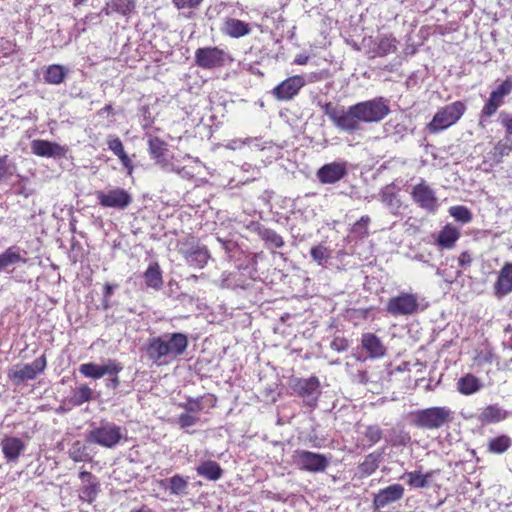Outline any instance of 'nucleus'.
<instances>
[{"mask_svg": "<svg viewBox=\"0 0 512 512\" xmlns=\"http://www.w3.org/2000/svg\"><path fill=\"white\" fill-rule=\"evenodd\" d=\"M322 110L337 129L349 134L359 131L361 123H378L390 113L388 100L383 97L358 102L347 108L328 102Z\"/></svg>", "mask_w": 512, "mask_h": 512, "instance_id": "1", "label": "nucleus"}, {"mask_svg": "<svg viewBox=\"0 0 512 512\" xmlns=\"http://www.w3.org/2000/svg\"><path fill=\"white\" fill-rule=\"evenodd\" d=\"M454 418L453 411L447 406H435L414 413V424L422 429H439Z\"/></svg>", "mask_w": 512, "mask_h": 512, "instance_id": "2", "label": "nucleus"}, {"mask_svg": "<svg viewBox=\"0 0 512 512\" xmlns=\"http://www.w3.org/2000/svg\"><path fill=\"white\" fill-rule=\"evenodd\" d=\"M466 105L461 101H455L438 109L433 119L428 123L430 133H438L454 125L465 113Z\"/></svg>", "mask_w": 512, "mask_h": 512, "instance_id": "3", "label": "nucleus"}, {"mask_svg": "<svg viewBox=\"0 0 512 512\" xmlns=\"http://www.w3.org/2000/svg\"><path fill=\"white\" fill-rule=\"evenodd\" d=\"M421 310L419 296L416 293L401 292L391 297L386 304V311L392 316H411Z\"/></svg>", "mask_w": 512, "mask_h": 512, "instance_id": "4", "label": "nucleus"}, {"mask_svg": "<svg viewBox=\"0 0 512 512\" xmlns=\"http://www.w3.org/2000/svg\"><path fill=\"white\" fill-rule=\"evenodd\" d=\"M122 437L121 427L111 422H105L89 431L87 441L105 448H114Z\"/></svg>", "mask_w": 512, "mask_h": 512, "instance_id": "5", "label": "nucleus"}, {"mask_svg": "<svg viewBox=\"0 0 512 512\" xmlns=\"http://www.w3.org/2000/svg\"><path fill=\"white\" fill-rule=\"evenodd\" d=\"M46 366V357L42 355L32 363L12 366L8 371V377L14 384L19 385L24 381L35 379L37 375L41 374L46 369Z\"/></svg>", "mask_w": 512, "mask_h": 512, "instance_id": "6", "label": "nucleus"}, {"mask_svg": "<svg viewBox=\"0 0 512 512\" xmlns=\"http://www.w3.org/2000/svg\"><path fill=\"white\" fill-rule=\"evenodd\" d=\"M292 391L301 397L304 402L313 407L320 396V381L317 377L293 378L290 381Z\"/></svg>", "mask_w": 512, "mask_h": 512, "instance_id": "7", "label": "nucleus"}, {"mask_svg": "<svg viewBox=\"0 0 512 512\" xmlns=\"http://www.w3.org/2000/svg\"><path fill=\"white\" fill-rule=\"evenodd\" d=\"M99 204L105 208L125 210L132 203V196L123 188H113L108 191H97Z\"/></svg>", "mask_w": 512, "mask_h": 512, "instance_id": "8", "label": "nucleus"}, {"mask_svg": "<svg viewBox=\"0 0 512 512\" xmlns=\"http://www.w3.org/2000/svg\"><path fill=\"white\" fill-rule=\"evenodd\" d=\"M411 197L420 208L429 213H434L438 209L436 193L423 179L412 187Z\"/></svg>", "mask_w": 512, "mask_h": 512, "instance_id": "9", "label": "nucleus"}, {"mask_svg": "<svg viewBox=\"0 0 512 512\" xmlns=\"http://www.w3.org/2000/svg\"><path fill=\"white\" fill-rule=\"evenodd\" d=\"M227 60V53L218 47H203L195 51V63L203 69L222 67Z\"/></svg>", "mask_w": 512, "mask_h": 512, "instance_id": "10", "label": "nucleus"}, {"mask_svg": "<svg viewBox=\"0 0 512 512\" xmlns=\"http://www.w3.org/2000/svg\"><path fill=\"white\" fill-rule=\"evenodd\" d=\"M294 459L300 469L309 472H322L329 465V459L325 455L307 450L295 451Z\"/></svg>", "mask_w": 512, "mask_h": 512, "instance_id": "11", "label": "nucleus"}, {"mask_svg": "<svg viewBox=\"0 0 512 512\" xmlns=\"http://www.w3.org/2000/svg\"><path fill=\"white\" fill-rule=\"evenodd\" d=\"M305 84L306 81L303 76L294 75L288 77L287 79L279 83L277 86H275L272 89L271 94L276 100L287 102L292 100L295 96H297L300 90L305 86Z\"/></svg>", "mask_w": 512, "mask_h": 512, "instance_id": "12", "label": "nucleus"}, {"mask_svg": "<svg viewBox=\"0 0 512 512\" xmlns=\"http://www.w3.org/2000/svg\"><path fill=\"white\" fill-rule=\"evenodd\" d=\"M148 150L152 159L155 160L162 169L169 172H176L183 175L184 168L176 167L167 159V144L158 137H150L148 140Z\"/></svg>", "mask_w": 512, "mask_h": 512, "instance_id": "13", "label": "nucleus"}, {"mask_svg": "<svg viewBox=\"0 0 512 512\" xmlns=\"http://www.w3.org/2000/svg\"><path fill=\"white\" fill-rule=\"evenodd\" d=\"M512 92V79L506 78L495 90H493L482 108L483 117H491L503 104L504 98Z\"/></svg>", "mask_w": 512, "mask_h": 512, "instance_id": "14", "label": "nucleus"}, {"mask_svg": "<svg viewBox=\"0 0 512 512\" xmlns=\"http://www.w3.org/2000/svg\"><path fill=\"white\" fill-rule=\"evenodd\" d=\"M159 337L164 341L165 351L167 352L171 363L181 356L188 347V337L184 333H165Z\"/></svg>", "mask_w": 512, "mask_h": 512, "instance_id": "15", "label": "nucleus"}, {"mask_svg": "<svg viewBox=\"0 0 512 512\" xmlns=\"http://www.w3.org/2000/svg\"><path fill=\"white\" fill-rule=\"evenodd\" d=\"M145 354L149 361L156 366L168 365L170 358L165 351L164 341L159 336L150 337L144 347Z\"/></svg>", "mask_w": 512, "mask_h": 512, "instance_id": "16", "label": "nucleus"}, {"mask_svg": "<svg viewBox=\"0 0 512 512\" xmlns=\"http://www.w3.org/2000/svg\"><path fill=\"white\" fill-rule=\"evenodd\" d=\"M347 175L346 162H331L317 170L316 176L322 184H335Z\"/></svg>", "mask_w": 512, "mask_h": 512, "instance_id": "17", "label": "nucleus"}, {"mask_svg": "<svg viewBox=\"0 0 512 512\" xmlns=\"http://www.w3.org/2000/svg\"><path fill=\"white\" fill-rule=\"evenodd\" d=\"M81 487L79 489V498L82 501L92 503L100 492V482L91 472L81 471L79 473Z\"/></svg>", "mask_w": 512, "mask_h": 512, "instance_id": "18", "label": "nucleus"}, {"mask_svg": "<svg viewBox=\"0 0 512 512\" xmlns=\"http://www.w3.org/2000/svg\"><path fill=\"white\" fill-rule=\"evenodd\" d=\"M379 200L384 204V206L389 210V212L394 216L401 215L403 202L401 197L396 189V186L391 183L384 186L379 191Z\"/></svg>", "mask_w": 512, "mask_h": 512, "instance_id": "19", "label": "nucleus"}, {"mask_svg": "<svg viewBox=\"0 0 512 512\" xmlns=\"http://www.w3.org/2000/svg\"><path fill=\"white\" fill-rule=\"evenodd\" d=\"M404 495V487L401 484H392L381 489L375 494L373 504L377 509H382L387 505L400 500Z\"/></svg>", "mask_w": 512, "mask_h": 512, "instance_id": "20", "label": "nucleus"}, {"mask_svg": "<svg viewBox=\"0 0 512 512\" xmlns=\"http://www.w3.org/2000/svg\"><path fill=\"white\" fill-rule=\"evenodd\" d=\"M32 153L40 157H62L66 154V149L57 143L47 140H33L31 142Z\"/></svg>", "mask_w": 512, "mask_h": 512, "instance_id": "21", "label": "nucleus"}, {"mask_svg": "<svg viewBox=\"0 0 512 512\" xmlns=\"http://www.w3.org/2000/svg\"><path fill=\"white\" fill-rule=\"evenodd\" d=\"M181 252L186 262L194 268H203L210 259L208 249L205 246H200L198 244L189 248L181 249Z\"/></svg>", "mask_w": 512, "mask_h": 512, "instance_id": "22", "label": "nucleus"}, {"mask_svg": "<svg viewBox=\"0 0 512 512\" xmlns=\"http://www.w3.org/2000/svg\"><path fill=\"white\" fill-rule=\"evenodd\" d=\"M493 288L497 298H502L512 292V263L503 265Z\"/></svg>", "mask_w": 512, "mask_h": 512, "instance_id": "23", "label": "nucleus"}, {"mask_svg": "<svg viewBox=\"0 0 512 512\" xmlns=\"http://www.w3.org/2000/svg\"><path fill=\"white\" fill-rule=\"evenodd\" d=\"M25 251L19 247L11 246L7 248L3 253L0 254V273H10V267L18 263H26Z\"/></svg>", "mask_w": 512, "mask_h": 512, "instance_id": "24", "label": "nucleus"}, {"mask_svg": "<svg viewBox=\"0 0 512 512\" xmlns=\"http://www.w3.org/2000/svg\"><path fill=\"white\" fill-rule=\"evenodd\" d=\"M361 345L370 358H382L386 354V347L380 338L373 333L362 334Z\"/></svg>", "mask_w": 512, "mask_h": 512, "instance_id": "25", "label": "nucleus"}, {"mask_svg": "<svg viewBox=\"0 0 512 512\" xmlns=\"http://www.w3.org/2000/svg\"><path fill=\"white\" fill-rule=\"evenodd\" d=\"M484 387L482 381L474 374L467 373L456 382L457 391L462 395H473Z\"/></svg>", "mask_w": 512, "mask_h": 512, "instance_id": "26", "label": "nucleus"}, {"mask_svg": "<svg viewBox=\"0 0 512 512\" xmlns=\"http://www.w3.org/2000/svg\"><path fill=\"white\" fill-rule=\"evenodd\" d=\"M1 446L4 456L8 461L17 460L25 448L23 441L16 437L4 438Z\"/></svg>", "mask_w": 512, "mask_h": 512, "instance_id": "27", "label": "nucleus"}, {"mask_svg": "<svg viewBox=\"0 0 512 512\" xmlns=\"http://www.w3.org/2000/svg\"><path fill=\"white\" fill-rule=\"evenodd\" d=\"M196 472L199 476L210 480L216 481L222 477L223 470L220 465L216 461L206 460L201 462L197 468Z\"/></svg>", "mask_w": 512, "mask_h": 512, "instance_id": "28", "label": "nucleus"}, {"mask_svg": "<svg viewBox=\"0 0 512 512\" xmlns=\"http://www.w3.org/2000/svg\"><path fill=\"white\" fill-rule=\"evenodd\" d=\"M166 483H168V489L171 495L184 496L188 494V477H183L179 474H176L167 480L161 481L162 486H165Z\"/></svg>", "mask_w": 512, "mask_h": 512, "instance_id": "29", "label": "nucleus"}, {"mask_svg": "<svg viewBox=\"0 0 512 512\" xmlns=\"http://www.w3.org/2000/svg\"><path fill=\"white\" fill-rule=\"evenodd\" d=\"M250 31L251 29L247 23L235 18H228L223 27V32L232 38L243 37L249 34Z\"/></svg>", "mask_w": 512, "mask_h": 512, "instance_id": "30", "label": "nucleus"}, {"mask_svg": "<svg viewBox=\"0 0 512 512\" xmlns=\"http://www.w3.org/2000/svg\"><path fill=\"white\" fill-rule=\"evenodd\" d=\"M460 237L459 230L451 225H446L438 234L436 244L441 248L451 249Z\"/></svg>", "mask_w": 512, "mask_h": 512, "instance_id": "31", "label": "nucleus"}, {"mask_svg": "<svg viewBox=\"0 0 512 512\" xmlns=\"http://www.w3.org/2000/svg\"><path fill=\"white\" fill-rule=\"evenodd\" d=\"M69 70L60 64L49 65L44 73L43 78L46 83L59 85L63 83L68 75Z\"/></svg>", "mask_w": 512, "mask_h": 512, "instance_id": "32", "label": "nucleus"}, {"mask_svg": "<svg viewBox=\"0 0 512 512\" xmlns=\"http://www.w3.org/2000/svg\"><path fill=\"white\" fill-rule=\"evenodd\" d=\"M255 231L268 248H281L284 246L283 238L276 231L260 224L257 225Z\"/></svg>", "mask_w": 512, "mask_h": 512, "instance_id": "33", "label": "nucleus"}, {"mask_svg": "<svg viewBox=\"0 0 512 512\" xmlns=\"http://www.w3.org/2000/svg\"><path fill=\"white\" fill-rule=\"evenodd\" d=\"M144 281L148 288L160 290L163 286L162 271L158 263H151L144 272Z\"/></svg>", "mask_w": 512, "mask_h": 512, "instance_id": "34", "label": "nucleus"}, {"mask_svg": "<svg viewBox=\"0 0 512 512\" xmlns=\"http://www.w3.org/2000/svg\"><path fill=\"white\" fill-rule=\"evenodd\" d=\"M506 413L497 405H489L485 407L478 416V420L483 423L499 422L505 419Z\"/></svg>", "mask_w": 512, "mask_h": 512, "instance_id": "35", "label": "nucleus"}, {"mask_svg": "<svg viewBox=\"0 0 512 512\" xmlns=\"http://www.w3.org/2000/svg\"><path fill=\"white\" fill-rule=\"evenodd\" d=\"M93 391L88 385H81L72 391L70 403L74 406H80L92 399Z\"/></svg>", "mask_w": 512, "mask_h": 512, "instance_id": "36", "label": "nucleus"}, {"mask_svg": "<svg viewBox=\"0 0 512 512\" xmlns=\"http://www.w3.org/2000/svg\"><path fill=\"white\" fill-rule=\"evenodd\" d=\"M397 40L391 35H382L379 37L376 54L380 57L386 56L397 50Z\"/></svg>", "mask_w": 512, "mask_h": 512, "instance_id": "37", "label": "nucleus"}, {"mask_svg": "<svg viewBox=\"0 0 512 512\" xmlns=\"http://www.w3.org/2000/svg\"><path fill=\"white\" fill-rule=\"evenodd\" d=\"M133 8L134 4L130 0H113L110 4H107L102 12L106 15H110L112 12L127 15L133 10Z\"/></svg>", "mask_w": 512, "mask_h": 512, "instance_id": "38", "label": "nucleus"}, {"mask_svg": "<svg viewBox=\"0 0 512 512\" xmlns=\"http://www.w3.org/2000/svg\"><path fill=\"white\" fill-rule=\"evenodd\" d=\"M69 457L75 462L91 461L92 457L87 451V447L80 441H75L69 451Z\"/></svg>", "mask_w": 512, "mask_h": 512, "instance_id": "39", "label": "nucleus"}, {"mask_svg": "<svg viewBox=\"0 0 512 512\" xmlns=\"http://www.w3.org/2000/svg\"><path fill=\"white\" fill-rule=\"evenodd\" d=\"M408 477V484L414 488H424L429 485V479L432 476V472L422 474L421 472L414 471L406 473Z\"/></svg>", "mask_w": 512, "mask_h": 512, "instance_id": "40", "label": "nucleus"}, {"mask_svg": "<svg viewBox=\"0 0 512 512\" xmlns=\"http://www.w3.org/2000/svg\"><path fill=\"white\" fill-rule=\"evenodd\" d=\"M511 446V439L502 435L491 439L488 443V450L492 453H503Z\"/></svg>", "mask_w": 512, "mask_h": 512, "instance_id": "41", "label": "nucleus"}, {"mask_svg": "<svg viewBox=\"0 0 512 512\" xmlns=\"http://www.w3.org/2000/svg\"><path fill=\"white\" fill-rule=\"evenodd\" d=\"M79 372L87 378L100 379L103 377L101 365L92 362L81 364Z\"/></svg>", "mask_w": 512, "mask_h": 512, "instance_id": "42", "label": "nucleus"}, {"mask_svg": "<svg viewBox=\"0 0 512 512\" xmlns=\"http://www.w3.org/2000/svg\"><path fill=\"white\" fill-rule=\"evenodd\" d=\"M449 214L458 222L463 224L469 223L472 220V213L470 210L462 205L452 206L449 209Z\"/></svg>", "mask_w": 512, "mask_h": 512, "instance_id": "43", "label": "nucleus"}, {"mask_svg": "<svg viewBox=\"0 0 512 512\" xmlns=\"http://www.w3.org/2000/svg\"><path fill=\"white\" fill-rule=\"evenodd\" d=\"M512 151V138L505 137L500 140L494 147V157L499 162L504 156Z\"/></svg>", "mask_w": 512, "mask_h": 512, "instance_id": "44", "label": "nucleus"}, {"mask_svg": "<svg viewBox=\"0 0 512 512\" xmlns=\"http://www.w3.org/2000/svg\"><path fill=\"white\" fill-rule=\"evenodd\" d=\"M310 254L312 259L322 266L330 258L331 252L326 246L319 244L311 248Z\"/></svg>", "mask_w": 512, "mask_h": 512, "instance_id": "45", "label": "nucleus"}, {"mask_svg": "<svg viewBox=\"0 0 512 512\" xmlns=\"http://www.w3.org/2000/svg\"><path fill=\"white\" fill-rule=\"evenodd\" d=\"M378 468L377 458L370 454L358 467L361 476H369Z\"/></svg>", "mask_w": 512, "mask_h": 512, "instance_id": "46", "label": "nucleus"}, {"mask_svg": "<svg viewBox=\"0 0 512 512\" xmlns=\"http://www.w3.org/2000/svg\"><path fill=\"white\" fill-rule=\"evenodd\" d=\"M370 217L365 215L362 216L352 227V233L355 234L359 238H364L368 236V226L370 223Z\"/></svg>", "mask_w": 512, "mask_h": 512, "instance_id": "47", "label": "nucleus"}, {"mask_svg": "<svg viewBox=\"0 0 512 512\" xmlns=\"http://www.w3.org/2000/svg\"><path fill=\"white\" fill-rule=\"evenodd\" d=\"M103 376L105 375H118L122 371L123 366L115 359H109L104 365H101Z\"/></svg>", "mask_w": 512, "mask_h": 512, "instance_id": "48", "label": "nucleus"}, {"mask_svg": "<svg viewBox=\"0 0 512 512\" xmlns=\"http://www.w3.org/2000/svg\"><path fill=\"white\" fill-rule=\"evenodd\" d=\"M107 145L108 148L117 156L119 157L122 155L124 151L123 143L120 140L119 137L114 135H109L107 138Z\"/></svg>", "mask_w": 512, "mask_h": 512, "instance_id": "49", "label": "nucleus"}, {"mask_svg": "<svg viewBox=\"0 0 512 512\" xmlns=\"http://www.w3.org/2000/svg\"><path fill=\"white\" fill-rule=\"evenodd\" d=\"M199 418L197 416L192 415L191 413H181L178 416L177 423L180 426V428L185 429L188 427H192L196 425Z\"/></svg>", "mask_w": 512, "mask_h": 512, "instance_id": "50", "label": "nucleus"}, {"mask_svg": "<svg viewBox=\"0 0 512 512\" xmlns=\"http://www.w3.org/2000/svg\"><path fill=\"white\" fill-rule=\"evenodd\" d=\"M365 437L371 444H375L382 438V430L377 425L368 426L365 431Z\"/></svg>", "mask_w": 512, "mask_h": 512, "instance_id": "51", "label": "nucleus"}, {"mask_svg": "<svg viewBox=\"0 0 512 512\" xmlns=\"http://www.w3.org/2000/svg\"><path fill=\"white\" fill-rule=\"evenodd\" d=\"M181 407L188 413H197L203 409L199 398H188L185 403L181 404Z\"/></svg>", "mask_w": 512, "mask_h": 512, "instance_id": "52", "label": "nucleus"}, {"mask_svg": "<svg viewBox=\"0 0 512 512\" xmlns=\"http://www.w3.org/2000/svg\"><path fill=\"white\" fill-rule=\"evenodd\" d=\"M330 347L336 352H343L349 348V341L344 337H335L331 341Z\"/></svg>", "mask_w": 512, "mask_h": 512, "instance_id": "53", "label": "nucleus"}, {"mask_svg": "<svg viewBox=\"0 0 512 512\" xmlns=\"http://www.w3.org/2000/svg\"><path fill=\"white\" fill-rule=\"evenodd\" d=\"M178 9H193L198 7L203 0H172Z\"/></svg>", "mask_w": 512, "mask_h": 512, "instance_id": "54", "label": "nucleus"}, {"mask_svg": "<svg viewBox=\"0 0 512 512\" xmlns=\"http://www.w3.org/2000/svg\"><path fill=\"white\" fill-rule=\"evenodd\" d=\"M499 117L501 124L504 126L508 134L506 137L512 138V114L501 112Z\"/></svg>", "mask_w": 512, "mask_h": 512, "instance_id": "55", "label": "nucleus"}, {"mask_svg": "<svg viewBox=\"0 0 512 512\" xmlns=\"http://www.w3.org/2000/svg\"><path fill=\"white\" fill-rule=\"evenodd\" d=\"M119 160L121 161L122 165L124 166V168L127 170V174L128 175H131L133 173V169H134V166L132 164V161L131 159L129 158V156L126 154V152H124L122 155H120L119 157Z\"/></svg>", "mask_w": 512, "mask_h": 512, "instance_id": "56", "label": "nucleus"}, {"mask_svg": "<svg viewBox=\"0 0 512 512\" xmlns=\"http://www.w3.org/2000/svg\"><path fill=\"white\" fill-rule=\"evenodd\" d=\"M458 263H459V266H461L462 268H466V267L470 266V264L472 263L471 254L467 251L462 252L460 254V256L458 257Z\"/></svg>", "mask_w": 512, "mask_h": 512, "instance_id": "57", "label": "nucleus"}, {"mask_svg": "<svg viewBox=\"0 0 512 512\" xmlns=\"http://www.w3.org/2000/svg\"><path fill=\"white\" fill-rule=\"evenodd\" d=\"M7 156H0V180L8 173Z\"/></svg>", "mask_w": 512, "mask_h": 512, "instance_id": "58", "label": "nucleus"}, {"mask_svg": "<svg viewBox=\"0 0 512 512\" xmlns=\"http://www.w3.org/2000/svg\"><path fill=\"white\" fill-rule=\"evenodd\" d=\"M245 143H246V141H244V140L233 139L227 143L226 148H228L230 150H236V149L241 148Z\"/></svg>", "mask_w": 512, "mask_h": 512, "instance_id": "59", "label": "nucleus"}, {"mask_svg": "<svg viewBox=\"0 0 512 512\" xmlns=\"http://www.w3.org/2000/svg\"><path fill=\"white\" fill-rule=\"evenodd\" d=\"M113 376L114 377L110 379V381H109L107 386L111 387L113 389H116L119 386V384H120V380H119L117 375H113Z\"/></svg>", "mask_w": 512, "mask_h": 512, "instance_id": "60", "label": "nucleus"}, {"mask_svg": "<svg viewBox=\"0 0 512 512\" xmlns=\"http://www.w3.org/2000/svg\"><path fill=\"white\" fill-rule=\"evenodd\" d=\"M308 61V57L304 55H299L295 58L294 62L299 65H304Z\"/></svg>", "mask_w": 512, "mask_h": 512, "instance_id": "61", "label": "nucleus"}, {"mask_svg": "<svg viewBox=\"0 0 512 512\" xmlns=\"http://www.w3.org/2000/svg\"><path fill=\"white\" fill-rule=\"evenodd\" d=\"M113 290H114V286L110 285V284H106L105 285V294H104V297L105 298H108L112 295L113 293Z\"/></svg>", "mask_w": 512, "mask_h": 512, "instance_id": "62", "label": "nucleus"}, {"mask_svg": "<svg viewBox=\"0 0 512 512\" xmlns=\"http://www.w3.org/2000/svg\"><path fill=\"white\" fill-rule=\"evenodd\" d=\"M217 240L222 244L223 248L226 250V251H229L230 250V245H232L231 242H225L223 241L221 238H217Z\"/></svg>", "mask_w": 512, "mask_h": 512, "instance_id": "63", "label": "nucleus"}, {"mask_svg": "<svg viewBox=\"0 0 512 512\" xmlns=\"http://www.w3.org/2000/svg\"><path fill=\"white\" fill-rule=\"evenodd\" d=\"M131 512H151V509L148 508L147 506H142L139 509L131 510Z\"/></svg>", "mask_w": 512, "mask_h": 512, "instance_id": "64", "label": "nucleus"}]
</instances>
